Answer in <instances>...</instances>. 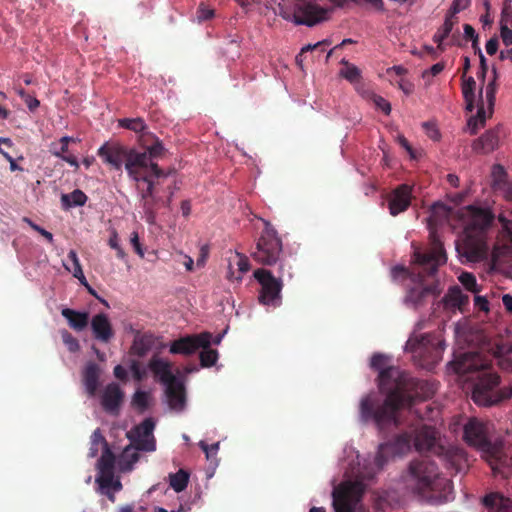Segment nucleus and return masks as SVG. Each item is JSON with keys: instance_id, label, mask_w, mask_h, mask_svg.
<instances>
[{"instance_id": "29", "label": "nucleus", "mask_w": 512, "mask_h": 512, "mask_svg": "<svg viewBox=\"0 0 512 512\" xmlns=\"http://www.w3.org/2000/svg\"><path fill=\"white\" fill-rule=\"evenodd\" d=\"M418 357L422 356L423 350L426 349L432 362L437 361L440 352L443 350L441 341L435 336L430 334L418 336Z\"/></svg>"}, {"instance_id": "15", "label": "nucleus", "mask_w": 512, "mask_h": 512, "mask_svg": "<svg viewBox=\"0 0 512 512\" xmlns=\"http://www.w3.org/2000/svg\"><path fill=\"white\" fill-rule=\"evenodd\" d=\"M212 334L202 332L199 334L186 335L170 344L169 352L172 354H181L189 356L194 354L200 348H207L211 344Z\"/></svg>"}, {"instance_id": "53", "label": "nucleus", "mask_w": 512, "mask_h": 512, "mask_svg": "<svg viewBox=\"0 0 512 512\" xmlns=\"http://www.w3.org/2000/svg\"><path fill=\"white\" fill-rule=\"evenodd\" d=\"M445 68L444 62H438L431 66L430 69L422 72V78L429 84L430 78L440 74Z\"/></svg>"}, {"instance_id": "50", "label": "nucleus", "mask_w": 512, "mask_h": 512, "mask_svg": "<svg viewBox=\"0 0 512 512\" xmlns=\"http://www.w3.org/2000/svg\"><path fill=\"white\" fill-rule=\"evenodd\" d=\"M422 128L424 129L425 134L428 138H430L432 141L437 142L441 138V133L433 121H427L422 124Z\"/></svg>"}, {"instance_id": "38", "label": "nucleus", "mask_w": 512, "mask_h": 512, "mask_svg": "<svg viewBox=\"0 0 512 512\" xmlns=\"http://www.w3.org/2000/svg\"><path fill=\"white\" fill-rule=\"evenodd\" d=\"M189 473L180 469L178 472L169 475V484L175 492H182L187 488L189 482Z\"/></svg>"}, {"instance_id": "48", "label": "nucleus", "mask_w": 512, "mask_h": 512, "mask_svg": "<svg viewBox=\"0 0 512 512\" xmlns=\"http://www.w3.org/2000/svg\"><path fill=\"white\" fill-rule=\"evenodd\" d=\"M61 338L70 352H77L80 349L78 340L67 330L61 331Z\"/></svg>"}, {"instance_id": "25", "label": "nucleus", "mask_w": 512, "mask_h": 512, "mask_svg": "<svg viewBox=\"0 0 512 512\" xmlns=\"http://www.w3.org/2000/svg\"><path fill=\"white\" fill-rule=\"evenodd\" d=\"M91 329L95 339L108 343L114 337V330L108 316L99 313L93 316L91 320Z\"/></svg>"}, {"instance_id": "63", "label": "nucleus", "mask_w": 512, "mask_h": 512, "mask_svg": "<svg viewBox=\"0 0 512 512\" xmlns=\"http://www.w3.org/2000/svg\"><path fill=\"white\" fill-rule=\"evenodd\" d=\"M133 403L140 408H146L147 394L143 391H137L133 396Z\"/></svg>"}, {"instance_id": "3", "label": "nucleus", "mask_w": 512, "mask_h": 512, "mask_svg": "<svg viewBox=\"0 0 512 512\" xmlns=\"http://www.w3.org/2000/svg\"><path fill=\"white\" fill-rule=\"evenodd\" d=\"M447 216L443 205L433 206L432 213L427 219L430 249L420 252L418 249V300L423 297H437L442 292L438 279V268L447 261L443 244L437 234V228Z\"/></svg>"}, {"instance_id": "10", "label": "nucleus", "mask_w": 512, "mask_h": 512, "mask_svg": "<svg viewBox=\"0 0 512 512\" xmlns=\"http://www.w3.org/2000/svg\"><path fill=\"white\" fill-rule=\"evenodd\" d=\"M282 264L279 267V275L265 268H258L254 271V278L261 286L259 293V302L263 305L278 307L281 305V291L283 289V280L281 276Z\"/></svg>"}, {"instance_id": "14", "label": "nucleus", "mask_w": 512, "mask_h": 512, "mask_svg": "<svg viewBox=\"0 0 512 512\" xmlns=\"http://www.w3.org/2000/svg\"><path fill=\"white\" fill-rule=\"evenodd\" d=\"M150 168L152 175L160 178L165 176V173L154 163L146 151L138 152L135 149H130L129 158L126 163V171L130 178L139 182L141 179L140 169Z\"/></svg>"}, {"instance_id": "30", "label": "nucleus", "mask_w": 512, "mask_h": 512, "mask_svg": "<svg viewBox=\"0 0 512 512\" xmlns=\"http://www.w3.org/2000/svg\"><path fill=\"white\" fill-rule=\"evenodd\" d=\"M155 342L156 337L153 334L137 332L134 336L131 352L138 357H143L153 348Z\"/></svg>"}, {"instance_id": "64", "label": "nucleus", "mask_w": 512, "mask_h": 512, "mask_svg": "<svg viewBox=\"0 0 512 512\" xmlns=\"http://www.w3.org/2000/svg\"><path fill=\"white\" fill-rule=\"evenodd\" d=\"M500 35L506 46L512 45V29L503 25L500 27Z\"/></svg>"}, {"instance_id": "49", "label": "nucleus", "mask_w": 512, "mask_h": 512, "mask_svg": "<svg viewBox=\"0 0 512 512\" xmlns=\"http://www.w3.org/2000/svg\"><path fill=\"white\" fill-rule=\"evenodd\" d=\"M512 26V5L510 0H506L503 3L502 11H501V19H500V27Z\"/></svg>"}, {"instance_id": "20", "label": "nucleus", "mask_w": 512, "mask_h": 512, "mask_svg": "<svg viewBox=\"0 0 512 512\" xmlns=\"http://www.w3.org/2000/svg\"><path fill=\"white\" fill-rule=\"evenodd\" d=\"M436 382L418 379V418L434 419L439 415V410L432 407L431 404H425L420 407V400L425 401L431 398L437 391Z\"/></svg>"}, {"instance_id": "61", "label": "nucleus", "mask_w": 512, "mask_h": 512, "mask_svg": "<svg viewBox=\"0 0 512 512\" xmlns=\"http://www.w3.org/2000/svg\"><path fill=\"white\" fill-rule=\"evenodd\" d=\"M237 256H238L237 266H238L239 272L241 274L248 272L250 269V263H249L248 257L241 253H237Z\"/></svg>"}, {"instance_id": "22", "label": "nucleus", "mask_w": 512, "mask_h": 512, "mask_svg": "<svg viewBox=\"0 0 512 512\" xmlns=\"http://www.w3.org/2000/svg\"><path fill=\"white\" fill-rule=\"evenodd\" d=\"M412 199V186L401 184L397 186L389 195L388 209L392 216H396L410 206Z\"/></svg>"}, {"instance_id": "2", "label": "nucleus", "mask_w": 512, "mask_h": 512, "mask_svg": "<svg viewBox=\"0 0 512 512\" xmlns=\"http://www.w3.org/2000/svg\"><path fill=\"white\" fill-rule=\"evenodd\" d=\"M451 366L455 373L475 381L472 399L477 405L492 406L512 397V386L499 388V375L491 369L490 360L479 353H461Z\"/></svg>"}, {"instance_id": "17", "label": "nucleus", "mask_w": 512, "mask_h": 512, "mask_svg": "<svg viewBox=\"0 0 512 512\" xmlns=\"http://www.w3.org/2000/svg\"><path fill=\"white\" fill-rule=\"evenodd\" d=\"M391 277L394 282L404 286L407 294L404 297V304L413 310H416V275L404 265H396L391 269Z\"/></svg>"}, {"instance_id": "8", "label": "nucleus", "mask_w": 512, "mask_h": 512, "mask_svg": "<svg viewBox=\"0 0 512 512\" xmlns=\"http://www.w3.org/2000/svg\"><path fill=\"white\" fill-rule=\"evenodd\" d=\"M278 14L296 25L314 26L327 19L328 10L311 2H298L293 7L279 6Z\"/></svg>"}, {"instance_id": "12", "label": "nucleus", "mask_w": 512, "mask_h": 512, "mask_svg": "<svg viewBox=\"0 0 512 512\" xmlns=\"http://www.w3.org/2000/svg\"><path fill=\"white\" fill-rule=\"evenodd\" d=\"M385 450H377L373 459H360L358 450H350L348 457L352 458V462L349 464L347 473L355 478L361 480H371L375 475L383 469L387 462V457L384 454Z\"/></svg>"}, {"instance_id": "31", "label": "nucleus", "mask_w": 512, "mask_h": 512, "mask_svg": "<svg viewBox=\"0 0 512 512\" xmlns=\"http://www.w3.org/2000/svg\"><path fill=\"white\" fill-rule=\"evenodd\" d=\"M483 504L490 512H512V500L499 493L486 495Z\"/></svg>"}, {"instance_id": "41", "label": "nucleus", "mask_w": 512, "mask_h": 512, "mask_svg": "<svg viewBox=\"0 0 512 512\" xmlns=\"http://www.w3.org/2000/svg\"><path fill=\"white\" fill-rule=\"evenodd\" d=\"M68 260L71 261L73 268L70 269L66 267L69 271L72 272L73 276L77 278L82 284L87 285L86 278L83 274L82 267L79 261V258L77 256V253L74 250H71L68 253Z\"/></svg>"}, {"instance_id": "34", "label": "nucleus", "mask_w": 512, "mask_h": 512, "mask_svg": "<svg viewBox=\"0 0 512 512\" xmlns=\"http://www.w3.org/2000/svg\"><path fill=\"white\" fill-rule=\"evenodd\" d=\"M444 302L449 308H458L463 311L469 303V297L462 292L459 286H453L444 296Z\"/></svg>"}, {"instance_id": "13", "label": "nucleus", "mask_w": 512, "mask_h": 512, "mask_svg": "<svg viewBox=\"0 0 512 512\" xmlns=\"http://www.w3.org/2000/svg\"><path fill=\"white\" fill-rule=\"evenodd\" d=\"M496 70L494 69V78L486 85L485 88V101L487 105V110L485 108L484 100L482 97V89L480 90V104L478 105V110L476 116L470 117L468 120V128L472 135L477 133L479 126H483L486 119L490 118L494 111V105L496 100Z\"/></svg>"}, {"instance_id": "4", "label": "nucleus", "mask_w": 512, "mask_h": 512, "mask_svg": "<svg viewBox=\"0 0 512 512\" xmlns=\"http://www.w3.org/2000/svg\"><path fill=\"white\" fill-rule=\"evenodd\" d=\"M469 221L463 234L456 241V251L467 262H479L486 258V230L494 220V214L488 208L468 206Z\"/></svg>"}, {"instance_id": "45", "label": "nucleus", "mask_w": 512, "mask_h": 512, "mask_svg": "<svg viewBox=\"0 0 512 512\" xmlns=\"http://www.w3.org/2000/svg\"><path fill=\"white\" fill-rule=\"evenodd\" d=\"M346 67L341 70V75L351 83H356L361 78L360 70L352 64L345 62Z\"/></svg>"}, {"instance_id": "51", "label": "nucleus", "mask_w": 512, "mask_h": 512, "mask_svg": "<svg viewBox=\"0 0 512 512\" xmlns=\"http://www.w3.org/2000/svg\"><path fill=\"white\" fill-rule=\"evenodd\" d=\"M370 100L375 105V107L377 109L381 110L385 115H389L390 114V112H391V105L382 96L373 93L370 96Z\"/></svg>"}, {"instance_id": "42", "label": "nucleus", "mask_w": 512, "mask_h": 512, "mask_svg": "<svg viewBox=\"0 0 512 512\" xmlns=\"http://www.w3.org/2000/svg\"><path fill=\"white\" fill-rule=\"evenodd\" d=\"M394 448H416V434L415 430L404 432L396 437V445Z\"/></svg>"}, {"instance_id": "55", "label": "nucleus", "mask_w": 512, "mask_h": 512, "mask_svg": "<svg viewBox=\"0 0 512 512\" xmlns=\"http://www.w3.org/2000/svg\"><path fill=\"white\" fill-rule=\"evenodd\" d=\"M214 16V10L201 3L197 9V18L199 21H206Z\"/></svg>"}, {"instance_id": "28", "label": "nucleus", "mask_w": 512, "mask_h": 512, "mask_svg": "<svg viewBox=\"0 0 512 512\" xmlns=\"http://www.w3.org/2000/svg\"><path fill=\"white\" fill-rule=\"evenodd\" d=\"M439 440L440 433L435 427L418 423V448H445L438 443Z\"/></svg>"}, {"instance_id": "26", "label": "nucleus", "mask_w": 512, "mask_h": 512, "mask_svg": "<svg viewBox=\"0 0 512 512\" xmlns=\"http://www.w3.org/2000/svg\"><path fill=\"white\" fill-rule=\"evenodd\" d=\"M500 127L488 130L481 137L474 141L472 148L476 153L488 154L494 151L500 140Z\"/></svg>"}, {"instance_id": "6", "label": "nucleus", "mask_w": 512, "mask_h": 512, "mask_svg": "<svg viewBox=\"0 0 512 512\" xmlns=\"http://www.w3.org/2000/svg\"><path fill=\"white\" fill-rule=\"evenodd\" d=\"M130 451L121 450L116 455L113 450H103L102 455L97 460L95 482L98 485L99 492L106 495L111 501L115 499L113 492L122 489L121 481L115 477L116 470L118 469L120 472L130 471L139 460L138 453H130Z\"/></svg>"}, {"instance_id": "58", "label": "nucleus", "mask_w": 512, "mask_h": 512, "mask_svg": "<svg viewBox=\"0 0 512 512\" xmlns=\"http://www.w3.org/2000/svg\"><path fill=\"white\" fill-rule=\"evenodd\" d=\"M50 152L52 155L58 158H62L67 152L68 148L62 144V142L58 141L56 143H52L50 145Z\"/></svg>"}, {"instance_id": "57", "label": "nucleus", "mask_w": 512, "mask_h": 512, "mask_svg": "<svg viewBox=\"0 0 512 512\" xmlns=\"http://www.w3.org/2000/svg\"><path fill=\"white\" fill-rule=\"evenodd\" d=\"M331 42L329 40H323L320 42H317L313 45L309 44L301 49V53L307 52V51H319L324 52L325 48L329 46Z\"/></svg>"}, {"instance_id": "36", "label": "nucleus", "mask_w": 512, "mask_h": 512, "mask_svg": "<svg viewBox=\"0 0 512 512\" xmlns=\"http://www.w3.org/2000/svg\"><path fill=\"white\" fill-rule=\"evenodd\" d=\"M457 22L458 19L456 16L450 14L449 12L446 14L443 25L438 29V31L433 36V40L438 44V48L440 50H444L443 41L450 36L453 27Z\"/></svg>"}, {"instance_id": "27", "label": "nucleus", "mask_w": 512, "mask_h": 512, "mask_svg": "<svg viewBox=\"0 0 512 512\" xmlns=\"http://www.w3.org/2000/svg\"><path fill=\"white\" fill-rule=\"evenodd\" d=\"M148 367L154 376L164 385L178 379L171 371V363L156 355L150 359Z\"/></svg>"}, {"instance_id": "39", "label": "nucleus", "mask_w": 512, "mask_h": 512, "mask_svg": "<svg viewBox=\"0 0 512 512\" xmlns=\"http://www.w3.org/2000/svg\"><path fill=\"white\" fill-rule=\"evenodd\" d=\"M498 365L507 371H512V345L509 347H498L495 354Z\"/></svg>"}, {"instance_id": "37", "label": "nucleus", "mask_w": 512, "mask_h": 512, "mask_svg": "<svg viewBox=\"0 0 512 512\" xmlns=\"http://www.w3.org/2000/svg\"><path fill=\"white\" fill-rule=\"evenodd\" d=\"M86 194L80 190L75 189L73 192L69 194L61 195V204L64 209H69L76 206H83L87 201Z\"/></svg>"}, {"instance_id": "33", "label": "nucleus", "mask_w": 512, "mask_h": 512, "mask_svg": "<svg viewBox=\"0 0 512 512\" xmlns=\"http://www.w3.org/2000/svg\"><path fill=\"white\" fill-rule=\"evenodd\" d=\"M61 315L68 321L69 326L76 330H84L89 323V313L80 312L70 308H63Z\"/></svg>"}, {"instance_id": "35", "label": "nucleus", "mask_w": 512, "mask_h": 512, "mask_svg": "<svg viewBox=\"0 0 512 512\" xmlns=\"http://www.w3.org/2000/svg\"><path fill=\"white\" fill-rule=\"evenodd\" d=\"M162 198L159 196L141 197V206L144 212L145 221L148 224H155L157 218V210L162 205Z\"/></svg>"}, {"instance_id": "7", "label": "nucleus", "mask_w": 512, "mask_h": 512, "mask_svg": "<svg viewBox=\"0 0 512 512\" xmlns=\"http://www.w3.org/2000/svg\"><path fill=\"white\" fill-rule=\"evenodd\" d=\"M264 225L251 256L257 263L271 266L281 261L283 246L273 226L268 221Z\"/></svg>"}, {"instance_id": "1", "label": "nucleus", "mask_w": 512, "mask_h": 512, "mask_svg": "<svg viewBox=\"0 0 512 512\" xmlns=\"http://www.w3.org/2000/svg\"><path fill=\"white\" fill-rule=\"evenodd\" d=\"M389 356L375 353L370 362L371 368L379 372L378 386L385 399L381 404L371 394L361 398L359 417L362 423L373 421L377 429L384 433L398 428L404 422L406 412L414 405L415 382L399 367L389 365Z\"/></svg>"}, {"instance_id": "54", "label": "nucleus", "mask_w": 512, "mask_h": 512, "mask_svg": "<svg viewBox=\"0 0 512 512\" xmlns=\"http://www.w3.org/2000/svg\"><path fill=\"white\" fill-rule=\"evenodd\" d=\"M140 181H144L147 183V188L140 192V197L157 196L155 193V183L149 176H147V175L141 176Z\"/></svg>"}, {"instance_id": "11", "label": "nucleus", "mask_w": 512, "mask_h": 512, "mask_svg": "<svg viewBox=\"0 0 512 512\" xmlns=\"http://www.w3.org/2000/svg\"><path fill=\"white\" fill-rule=\"evenodd\" d=\"M364 491L365 486L360 481L345 482L334 488L332 497L335 512H355Z\"/></svg>"}, {"instance_id": "59", "label": "nucleus", "mask_w": 512, "mask_h": 512, "mask_svg": "<svg viewBox=\"0 0 512 512\" xmlns=\"http://www.w3.org/2000/svg\"><path fill=\"white\" fill-rule=\"evenodd\" d=\"M470 1L471 0H454L448 12L455 16L457 13L466 9L469 6Z\"/></svg>"}, {"instance_id": "21", "label": "nucleus", "mask_w": 512, "mask_h": 512, "mask_svg": "<svg viewBox=\"0 0 512 512\" xmlns=\"http://www.w3.org/2000/svg\"><path fill=\"white\" fill-rule=\"evenodd\" d=\"M429 452L431 450H428ZM437 457L444 462L448 470L465 473L469 468V459L466 450H434Z\"/></svg>"}, {"instance_id": "16", "label": "nucleus", "mask_w": 512, "mask_h": 512, "mask_svg": "<svg viewBox=\"0 0 512 512\" xmlns=\"http://www.w3.org/2000/svg\"><path fill=\"white\" fill-rule=\"evenodd\" d=\"M481 458L487 462L495 476H512V450H480Z\"/></svg>"}, {"instance_id": "23", "label": "nucleus", "mask_w": 512, "mask_h": 512, "mask_svg": "<svg viewBox=\"0 0 512 512\" xmlns=\"http://www.w3.org/2000/svg\"><path fill=\"white\" fill-rule=\"evenodd\" d=\"M124 399V392L117 383L108 384L101 397L103 409L110 414H118Z\"/></svg>"}, {"instance_id": "56", "label": "nucleus", "mask_w": 512, "mask_h": 512, "mask_svg": "<svg viewBox=\"0 0 512 512\" xmlns=\"http://www.w3.org/2000/svg\"><path fill=\"white\" fill-rule=\"evenodd\" d=\"M91 444L93 446H101V448H110L100 429H96L91 436Z\"/></svg>"}, {"instance_id": "18", "label": "nucleus", "mask_w": 512, "mask_h": 512, "mask_svg": "<svg viewBox=\"0 0 512 512\" xmlns=\"http://www.w3.org/2000/svg\"><path fill=\"white\" fill-rule=\"evenodd\" d=\"M129 153L130 149L127 147L118 143L109 144L108 142L104 143L97 152L106 164L117 171H121L123 163L126 165Z\"/></svg>"}, {"instance_id": "19", "label": "nucleus", "mask_w": 512, "mask_h": 512, "mask_svg": "<svg viewBox=\"0 0 512 512\" xmlns=\"http://www.w3.org/2000/svg\"><path fill=\"white\" fill-rule=\"evenodd\" d=\"M153 430V421L145 419L140 425L128 432L127 436L130 439V444L125 448H155Z\"/></svg>"}, {"instance_id": "47", "label": "nucleus", "mask_w": 512, "mask_h": 512, "mask_svg": "<svg viewBox=\"0 0 512 512\" xmlns=\"http://www.w3.org/2000/svg\"><path fill=\"white\" fill-rule=\"evenodd\" d=\"M462 94L464 99L475 97L476 81L472 76L462 77Z\"/></svg>"}, {"instance_id": "5", "label": "nucleus", "mask_w": 512, "mask_h": 512, "mask_svg": "<svg viewBox=\"0 0 512 512\" xmlns=\"http://www.w3.org/2000/svg\"><path fill=\"white\" fill-rule=\"evenodd\" d=\"M418 450V501L442 505L453 499L452 482L440 474L434 461L423 457Z\"/></svg>"}, {"instance_id": "62", "label": "nucleus", "mask_w": 512, "mask_h": 512, "mask_svg": "<svg viewBox=\"0 0 512 512\" xmlns=\"http://www.w3.org/2000/svg\"><path fill=\"white\" fill-rule=\"evenodd\" d=\"M130 243L134 248V251L140 256L144 257V250L139 241V235L137 232H133L130 237Z\"/></svg>"}, {"instance_id": "52", "label": "nucleus", "mask_w": 512, "mask_h": 512, "mask_svg": "<svg viewBox=\"0 0 512 512\" xmlns=\"http://www.w3.org/2000/svg\"><path fill=\"white\" fill-rule=\"evenodd\" d=\"M152 160L160 158L165 152L162 142L156 138L154 143L148 146L145 150Z\"/></svg>"}, {"instance_id": "43", "label": "nucleus", "mask_w": 512, "mask_h": 512, "mask_svg": "<svg viewBox=\"0 0 512 512\" xmlns=\"http://www.w3.org/2000/svg\"><path fill=\"white\" fill-rule=\"evenodd\" d=\"M119 126L136 133L142 132L146 129V124L140 117L120 119Z\"/></svg>"}, {"instance_id": "9", "label": "nucleus", "mask_w": 512, "mask_h": 512, "mask_svg": "<svg viewBox=\"0 0 512 512\" xmlns=\"http://www.w3.org/2000/svg\"><path fill=\"white\" fill-rule=\"evenodd\" d=\"M494 425L477 418H470L463 426V439L474 448H502L504 443L497 444L493 435Z\"/></svg>"}, {"instance_id": "60", "label": "nucleus", "mask_w": 512, "mask_h": 512, "mask_svg": "<svg viewBox=\"0 0 512 512\" xmlns=\"http://www.w3.org/2000/svg\"><path fill=\"white\" fill-rule=\"evenodd\" d=\"M463 30H464V38L466 40H470L474 44H476V42H478L479 36L476 33L475 29L470 24H464Z\"/></svg>"}, {"instance_id": "24", "label": "nucleus", "mask_w": 512, "mask_h": 512, "mask_svg": "<svg viewBox=\"0 0 512 512\" xmlns=\"http://www.w3.org/2000/svg\"><path fill=\"white\" fill-rule=\"evenodd\" d=\"M165 394L170 409L180 412L186 406V392L184 384L176 379L175 381L165 385Z\"/></svg>"}, {"instance_id": "32", "label": "nucleus", "mask_w": 512, "mask_h": 512, "mask_svg": "<svg viewBox=\"0 0 512 512\" xmlns=\"http://www.w3.org/2000/svg\"><path fill=\"white\" fill-rule=\"evenodd\" d=\"M100 378V368L94 362H89L83 371V382L85 388L90 396H94L98 386Z\"/></svg>"}, {"instance_id": "40", "label": "nucleus", "mask_w": 512, "mask_h": 512, "mask_svg": "<svg viewBox=\"0 0 512 512\" xmlns=\"http://www.w3.org/2000/svg\"><path fill=\"white\" fill-rule=\"evenodd\" d=\"M387 73L391 77H393V75L397 77V79H393V81H395L405 93H410L412 91V85L407 83L403 77L406 74V69L402 66H393L387 70Z\"/></svg>"}, {"instance_id": "44", "label": "nucleus", "mask_w": 512, "mask_h": 512, "mask_svg": "<svg viewBox=\"0 0 512 512\" xmlns=\"http://www.w3.org/2000/svg\"><path fill=\"white\" fill-rule=\"evenodd\" d=\"M199 358L202 367H211L215 365L218 360V352L208 346L207 348H202Z\"/></svg>"}, {"instance_id": "46", "label": "nucleus", "mask_w": 512, "mask_h": 512, "mask_svg": "<svg viewBox=\"0 0 512 512\" xmlns=\"http://www.w3.org/2000/svg\"><path fill=\"white\" fill-rule=\"evenodd\" d=\"M459 281L468 291H471L473 293L479 292L476 277L472 273L463 272L459 276Z\"/></svg>"}]
</instances>
